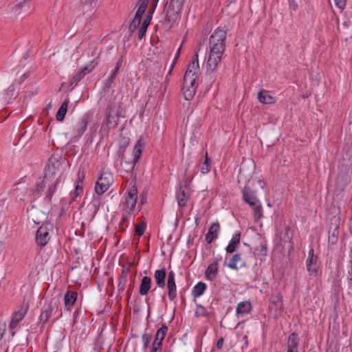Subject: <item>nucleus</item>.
Masks as SVG:
<instances>
[{"label":"nucleus","mask_w":352,"mask_h":352,"mask_svg":"<svg viewBox=\"0 0 352 352\" xmlns=\"http://www.w3.org/2000/svg\"><path fill=\"white\" fill-rule=\"evenodd\" d=\"M122 58H120L118 59V60L117 61L116 63V65L115 67H118V69H120L121 65H122Z\"/></svg>","instance_id":"59"},{"label":"nucleus","mask_w":352,"mask_h":352,"mask_svg":"<svg viewBox=\"0 0 352 352\" xmlns=\"http://www.w3.org/2000/svg\"><path fill=\"white\" fill-rule=\"evenodd\" d=\"M146 229V223L144 222H141L138 223L135 227V233L136 235L141 236L144 234Z\"/></svg>","instance_id":"39"},{"label":"nucleus","mask_w":352,"mask_h":352,"mask_svg":"<svg viewBox=\"0 0 352 352\" xmlns=\"http://www.w3.org/2000/svg\"><path fill=\"white\" fill-rule=\"evenodd\" d=\"M219 270V263L217 258L210 264L205 272V276L209 280H214L216 278Z\"/></svg>","instance_id":"20"},{"label":"nucleus","mask_w":352,"mask_h":352,"mask_svg":"<svg viewBox=\"0 0 352 352\" xmlns=\"http://www.w3.org/2000/svg\"><path fill=\"white\" fill-rule=\"evenodd\" d=\"M151 22V18L149 16H147L143 21L142 25H144L146 28H148L149 23Z\"/></svg>","instance_id":"55"},{"label":"nucleus","mask_w":352,"mask_h":352,"mask_svg":"<svg viewBox=\"0 0 352 352\" xmlns=\"http://www.w3.org/2000/svg\"><path fill=\"white\" fill-rule=\"evenodd\" d=\"M147 31V28H146L144 25H141L139 32H138V38L140 40H142L143 37L145 36L146 32Z\"/></svg>","instance_id":"46"},{"label":"nucleus","mask_w":352,"mask_h":352,"mask_svg":"<svg viewBox=\"0 0 352 352\" xmlns=\"http://www.w3.org/2000/svg\"><path fill=\"white\" fill-rule=\"evenodd\" d=\"M129 217L128 215H122V219L119 223V229L121 232L125 231L128 226Z\"/></svg>","instance_id":"42"},{"label":"nucleus","mask_w":352,"mask_h":352,"mask_svg":"<svg viewBox=\"0 0 352 352\" xmlns=\"http://www.w3.org/2000/svg\"><path fill=\"white\" fill-rule=\"evenodd\" d=\"M144 142L139 140L138 142L136 143L134 148H133V159L132 160L135 162V163H137L138 160L140 158V156L142 153V149L144 148Z\"/></svg>","instance_id":"28"},{"label":"nucleus","mask_w":352,"mask_h":352,"mask_svg":"<svg viewBox=\"0 0 352 352\" xmlns=\"http://www.w3.org/2000/svg\"><path fill=\"white\" fill-rule=\"evenodd\" d=\"M135 164L136 163H135V162L133 160H131V162L124 161L121 162V166L122 168L126 173H131L133 170Z\"/></svg>","instance_id":"37"},{"label":"nucleus","mask_w":352,"mask_h":352,"mask_svg":"<svg viewBox=\"0 0 352 352\" xmlns=\"http://www.w3.org/2000/svg\"><path fill=\"white\" fill-rule=\"evenodd\" d=\"M220 231V226L219 223H213L209 228L205 239L207 243L210 244L214 240L218 238Z\"/></svg>","instance_id":"19"},{"label":"nucleus","mask_w":352,"mask_h":352,"mask_svg":"<svg viewBox=\"0 0 352 352\" xmlns=\"http://www.w3.org/2000/svg\"><path fill=\"white\" fill-rule=\"evenodd\" d=\"M61 178L62 175H60L55 179H43L41 184L36 185L35 189L36 194L37 195H41V192L46 188L44 200L47 203H50L53 195L56 193L61 182Z\"/></svg>","instance_id":"3"},{"label":"nucleus","mask_w":352,"mask_h":352,"mask_svg":"<svg viewBox=\"0 0 352 352\" xmlns=\"http://www.w3.org/2000/svg\"><path fill=\"white\" fill-rule=\"evenodd\" d=\"M106 113L120 116L122 113V103L117 99V97L109 100Z\"/></svg>","instance_id":"16"},{"label":"nucleus","mask_w":352,"mask_h":352,"mask_svg":"<svg viewBox=\"0 0 352 352\" xmlns=\"http://www.w3.org/2000/svg\"><path fill=\"white\" fill-rule=\"evenodd\" d=\"M120 116L106 113V120L102 123L100 133L102 136H108L109 131L114 129L119 122Z\"/></svg>","instance_id":"11"},{"label":"nucleus","mask_w":352,"mask_h":352,"mask_svg":"<svg viewBox=\"0 0 352 352\" xmlns=\"http://www.w3.org/2000/svg\"><path fill=\"white\" fill-rule=\"evenodd\" d=\"M149 0H144L142 2L140 3L139 8L138 10H140L142 12H145L146 8L148 6Z\"/></svg>","instance_id":"47"},{"label":"nucleus","mask_w":352,"mask_h":352,"mask_svg":"<svg viewBox=\"0 0 352 352\" xmlns=\"http://www.w3.org/2000/svg\"><path fill=\"white\" fill-rule=\"evenodd\" d=\"M113 182V175L111 173H102L96 184L95 191L98 195H102L108 190Z\"/></svg>","instance_id":"8"},{"label":"nucleus","mask_w":352,"mask_h":352,"mask_svg":"<svg viewBox=\"0 0 352 352\" xmlns=\"http://www.w3.org/2000/svg\"><path fill=\"white\" fill-rule=\"evenodd\" d=\"M164 340L155 335V340L152 344L151 352H162V344Z\"/></svg>","instance_id":"35"},{"label":"nucleus","mask_w":352,"mask_h":352,"mask_svg":"<svg viewBox=\"0 0 352 352\" xmlns=\"http://www.w3.org/2000/svg\"><path fill=\"white\" fill-rule=\"evenodd\" d=\"M299 343L300 339L298 334L295 332L291 333L287 338L286 350L298 351Z\"/></svg>","instance_id":"18"},{"label":"nucleus","mask_w":352,"mask_h":352,"mask_svg":"<svg viewBox=\"0 0 352 352\" xmlns=\"http://www.w3.org/2000/svg\"><path fill=\"white\" fill-rule=\"evenodd\" d=\"M152 336L151 334L148 333L146 331H145L142 336V340L143 342V347L144 349L146 350L148 349L149 346V343L151 340Z\"/></svg>","instance_id":"38"},{"label":"nucleus","mask_w":352,"mask_h":352,"mask_svg":"<svg viewBox=\"0 0 352 352\" xmlns=\"http://www.w3.org/2000/svg\"><path fill=\"white\" fill-rule=\"evenodd\" d=\"M57 307L56 302H53V300H51L47 305L43 306L39 316L40 321L43 324L47 322L49 318L52 316L54 309H57Z\"/></svg>","instance_id":"15"},{"label":"nucleus","mask_w":352,"mask_h":352,"mask_svg":"<svg viewBox=\"0 0 352 352\" xmlns=\"http://www.w3.org/2000/svg\"><path fill=\"white\" fill-rule=\"evenodd\" d=\"M138 199V189L137 187L133 185L128 190L127 195L125 198V209L128 213H131L137 203Z\"/></svg>","instance_id":"12"},{"label":"nucleus","mask_w":352,"mask_h":352,"mask_svg":"<svg viewBox=\"0 0 352 352\" xmlns=\"http://www.w3.org/2000/svg\"><path fill=\"white\" fill-rule=\"evenodd\" d=\"M254 252H258L260 256H266L267 250L265 243L261 242L259 246L254 248Z\"/></svg>","instance_id":"40"},{"label":"nucleus","mask_w":352,"mask_h":352,"mask_svg":"<svg viewBox=\"0 0 352 352\" xmlns=\"http://www.w3.org/2000/svg\"><path fill=\"white\" fill-rule=\"evenodd\" d=\"M210 158L208 155V153L206 152L204 156V162L203 163L201 171L203 174H206L210 172Z\"/></svg>","instance_id":"36"},{"label":"nucleus","mask_w":352,"mask_h":352,"mask_svg":"<svg viewBox=\"0 0 352 352\" xmlns=\"http://www.w3.org/2000/svg\"><path fill=\"white\" fill-rule=\"evenodd\" d=\"M223 342H224V339H223V338H222V337H221V338H220L218 340L217 342V348L218 349H221L222 348V346H223Z\"/></svg>","instance_id":"54"},{"label":"nucleus","mask_w":352,"mask_h":352,"mask_svg":"<svg viewBox=\"0 0 352 352\" xmlns=\"http://www.w3.org/2000/svg\"><path fill=\"white\" fill-rule=\"evenodd\" d=\"M94 66L89 67V66L86 65L83 67L82 68H80L79 70L80 72H82V73H85V76L90 73L92 69H94Z\"/></svg>","instance_id":"50"},{"label":"nucleus","mask_w":352,"mask_h":352,"mask_svg":"<svg viewBox=\"0 0 352 352\" xmlns=\"http://www.w3.org/2000/svg\"><path fill=\"white\" fill-rule=\"evenodd\" d=\"M292 8H293V9H294V10H295V9L297 8V5H296V4H295V5H293V6H292Z\"/></svg>","instance_id":"64"},{"label":"nucleus","mask_w":352,"mask_h":352,"mask_svg":"<svg viewBox=\"0 0 352 352\" xmlns=\"http://www.w3.org/2000/svg\"><path fill=\"white\" fill-rule=\"evenodd\" d=\"M69 103V98H67L64 100L62 104L59 107V109L56 113V118L58 121L62 122L64 120L65 116L67 113V107H68Z\"/></svg>","instance_id":"26"},{"label":"nucleus","mask_w":352,"mask_h":352,"mask_svg":"<svg viewBox=\"0 0 352 352\" xmlns=\"http://www.w3.org/2000/svg\"><path fill=\"white\" fill-rule=\"evenodd\" d=\"M168 295L170 300L173 301L177 298V286L175 281L167 282Z\"/></svg>","instance_id":"32"},{"label":"nucleus","mask_w":352,"mask_h":352,"mask_svg":"<svg viewBox=\"0 0 352 352\" xmlns=\"http://www.w3.org/2000/svg\"><path fill=\"white\" fill-rule=\"evenodd\" d=\"M226 30L217 28L209 38L210 53L207 60V71L213 72L217 70L219 63L226 50Z\"/></svg>","instance_id":"1"},{"label":"nucleus","mask_w":352,"mask_h":352,"mask_svg":"<svg viewBox=\"0 0 352 352\" xmlns=\"http://www.w3.org/2000/svg\"><path fill=\"white\" fill-rule=\"evenodd\" d=\"M53 228L54 226L52 223L45 222L38 228L35 239L36 243L38 246L43 248L47 244L51 238Z\"/></svg>","instance_id":"7"},{"label":"nucleus","mask_w":352,"mask_h":352,"mask_svg":"<svg viewBox=\"0 0 352 352\" xmlns=\"http://www.w3.org/2000/svg\"><path fill=\"white\" fill-rule=\"evenodd\" d=\"M184 0H170L166 8L165 20L168 23H173L180 18V13L183 9Z\"/></svg>","instance_id":"5"},{"label":"nucleus","mask_w":352,"mask_h":352,"mask_svg":"<svg viewBox=\"0 0 352 352\" xmlns=\"http://www.w3.org/2000/svg\"><path fill=\"white\" fill-rule=\"evenodd\" d=\"M119 70L120 69H118V67L114 68V69L112 71L111 75L109 76V78L106 80V82H105L106 87H109L111 85V84L114 81Z\"/></svg>","instance_id":"41"},{"label":"nucleus","mask_w":352,"mask_h":352,"mask_svg":"<svg viewBox=\"0 0 352 352\" xmlns=\"http://www.w3.org/2000/svg\"><path fill=\"white\" fill-rule=\"evenodd\" d=\"M82 192V188L80 186L79 182L77 184L75 189V195L78 196L80 193Z\"/></svg>","instance_id":"53"},{"label":"nucleus","mask_w":352,"mask_h":352,"mask_svg":"<svg viewBox=\"0 0 352 352\" xmlns=\"http://www.w3.org/2000/svg\"><path fill=\"white\" fill-rule=\"evenodd\" d=\"M28 76L29 75L28 74H24L23 76V78L25 79V78H28Z\"/></svg>","instance_id":"63"},{"label":"nucleus","mask_w":352,"mask_h":352,"mask_svg":"<svg viewBox=\"0 0 352 352\" xmlns=\"http://www.w3.org/2000/svg\"><path fill=\"white\" fill-rule=\"evenodd\" d=\"M6 331V324L0 322V340L3 338V335Z\"/></svg>","instance_id":"49"},{"label":"nucleus","mask_w":352,"mask_h":352,"mask_svg":"<svg viewBox=\"0 0 352 352\" xmlns=\"http://www.w3.org/2000/svg\"><path fill=\"white\" fill-rule=\"evenodd\" d=\"M131 266L123 267L118 277V291L122 292L125 289L127 274L130 271Z\"/></svg>","instance_id":"23"},{"label":"nucleus","mask_w":352,"mask_h":352,"mask_svg":"<svg viewBox=\"0 0 352 352\" xmlns=\"http://www.w3.org/2000/svg\"><path fill=\"white\" fill-rule=\"evenodd\" d=\"M168 331V327L165 324H163L160 329H157L155 335L160 338L161 339H164Z\"/></svg>","instance_id":"43"},{"label":"nucleus","mask_w":352,"mask_h":352,"mask_svg":"<svg viewBox=\"0 0 352 352\" xmlns=\"http://www.w3.org/2000/svg\"><path fill=\"white\" fill-rule=\"evenodd\" d=\"M141 23V20L140 19H136V18H133V21H131L130 25H129V29L131 32H133L136 30V28L139 26V25Z\"/></svg>","instance_id":"45"},{"label":"nucleus","mask_w":352,"mask_h":352,"mask_svg":"<svg viewBox=\"0 0 352 352\" xmlns=\"http://www.w3.org/2000/svg\"><path fill=\"white\" fill-rule=\"evenodd\" d=\"M206 289V285L203 282H199L194 286L192 290V294L194 297L201 296Z\"/></svg>","instance_id":"30"},{"label":"nucleus","mask_w":352,"mask_h":352,"mask_svg":"<svg viewBox=\"0 0 352 352\" xmlns=\"http://www.w3.org/2000/svg\"><path fill=\"white\" fill-rule=\"evenodd\" d=\"M272 302H273V303H274V304H276V303H277V302H280V305H282V297H281L280 296H278L277 297V300H276V301H272Z\"/></svg>","instance_id":"61"},{"label":"nucleus","mask_w":352,"mask_h":352,"mask_svg":"<svg viewBox=\"0 0 352 352\" xmlns=\"http://www.w3.org/2000/svg\"><path fill=\"white\" fill-rule=\"evenodd\" d=\"M85 76V73L80 72L78 70L77 73L73 76L69 80V85L72 88L76 87L77 84L80 81V80Z\"/></svg>","instance_id":"34"},{"label":"nucleus","mask_w":352,"mask_h":352,"mask_svg":"<svg viewBox=\"0 0 352 352\" xmlns=\"http://www.w3.org/2000/svg\"><path fill=\"white\" fill-rule=\"evenodd\" d=\"M199 75L200 68L198 54H195L184 76L183 86L181 91L186 100H191L194 98L199 85Z\"/></svg>","instance_id":"2"},{"label":"nucleus","mask_w":352,"mask_h":352,"mask_svg":"<svg viewBox=\"0 0 352 352\" xmlns=\"http://www.w3.org/2000/svg\"><path fill=\"white\" fill-rule=\"evenodd\" d=\"M78 293L76 291L68 290L64 296L65 308L67 311H70L72 307L76 302Z\"/></svg>","instance_id":"17"},{"label":"nucleus","mask_w":352,"mask_h":352,"mask_svg":"<svg viewBox=\"0 0 352 352\" xmlns=\"http://www.w3.org/2000/svg\"><path fill=\"white\" fill-rule=\"evenodd\" d=\"M338 234H339V230L338 227L336 226L332 232L329 231V237H328V241L331 245H335L337 243L338 241Z\"/></svg>","instance_id":"33"},{"label":"nucleus","mask_w":352,"mask_h":352,"mask_svg":"<svg viewBox=\"0 0 352 352\" xmlns=\"http://www.w3.org/2000/svg\"><path fill=\"white\" fill-rule=\"evenodd\" d=\"M252 305L249 301L240 302L236 307L237 314H246L251 311Z\"/></svg>","instance_id":"27"},{"label":"nucleus","mask_w":352,"mask_h":352,"mask_svg":"<svg viewBox=\"0 0 352 352\" xmlns=\"http://www.w3.org/2000/svg\"><path fill=\"white\" fill-rule=\"evenodd\" d=\"M151 278L148 276H144L141 281L139 292L140 295L145 296L148 294L151 287Z\"/></svg>","instance_id":"25"},{"label":"nucleus","mask_w":352,"mask_h":352,"mask_svg":"<svg viewBox=\"0 0 352 352\" xmlns=\"http://www.w3.org/2000/svg\"><path fill=\"white\" fill-rule=\"evenodd\" d=\"M129 140L126 138H122L119 142V148L117 151V155L122 160L124 157V152L126 147L129 146Z\"/></svg>","instance_id":"29"},{"label":"nucleus","mask_w":352,"mask_h":352,"mask_svg":"<svg viewBox=\"0 0 352 352\" xmlns=\"http://www.w3.org/2000/svg\"><path fill=\"white\" fill-rule=\"evenodd\" d=\"M89 122V116L85 114L73 126L72 133L74 138H79L85 132Z\"/></svg>","instance_id":"13"},{"label":"nucleus","mask_w":352,"mask_h":352,"mask_svg":"<svg viewBox=\"0 0 352 352\" xmlns=\"http://www.w3.org/2000/svg\"><path fill=\"white\" fill-rule=\"evenodd\" d=\"M195 314L197 316H208V313L205 307L202 305H198L197 306V309L195 311Z\"/></svg>","instance_id":"44"},{"label":"nucleus","mask_w":352,"mask_h":352,"mask_svg":"<svg viewBox=\"0 0 352 352\" xmlns=\"http://www.w3.org/2000/svg\"><path fill=\"white\" fill-rule=\"evenodd\" d=\"M181 48H182V46H180V47L178 48L177 52V54H176V55H175V58H174V60H173V63H176V61H177V58H179V55H180Z\"/></svg>","instance_id":"58"},{"label":"nucleus","mask_w":352,"mask_h":352,"mask_svg":"<svg viewBox=\"0 0 352 352\" xmlns=\"http://www.w3.org/2000/svg\"><path fill=\"white\" fill-rule=\"evenodd\" d=\"M243 340L244 341V344L246 347L248 346V336L247 335H245L243 337Z\"/></svg>","instance_id":"60"},{"label":"nucleus","mask_w":352,"mask_h":352,"mask_svg":"<svg viewBox=\"0 0 352 352\" xmlns=\"http://www.w3.org/2000/svg\"><path fill=\"white\" fill-rule=\"evenodd\" d=\"M143 14H144V12H142L140 10H138L136 13H135V15L134 18H136V19L142 20V17Z\"/></svg>","instance_id":"56"},{"label":"nucleus","mask_w":352,"mask_h":352,"mask_svg":"<svg viewBox=\"0 0 352 352\" xmlns=\"http://www.w3.org/2000/svg\"><path fill=\"white\" fill-rule=\"evenodd\" d=\"M245 265H245V262H243V263H241V266H240V267H245Z\"/></svg>","instance_id":"62"},{"label":"nucleus","mask_w":352,"mask_h":352,"mask_svg":"<svg viewBox=\"0 0 352 352\" xmlns=\"http://www.w3.org/2000/svg\"><path fill=\"white\" fill-rule=\"evenodd\" d=\"M166 276V270L164 267L155 271L154 278L155 280L156 285L159 287L164 288L165 287Z\"/></svg>","instance_id":"21"},{"label":"nucleus","mask_w":352,"mask_h":352,"mask_svg":"<svg viewBox=\"0 0 352 352\" xmlns=\"http://www.w3.org/2000/svg\"><path fill=\"white\" fill-rule=\"evenodd\" d=\"M67 162L65 158L52 156L45 166L43 179H53L56 173L58 171L64 163Z\"/></svg>","instance_id":"6"},{"label":"nucleus","mask_w":352,"mask_h":352,"mask_svg":"<svg viewBox=\"0 0 352 352\" xmlns=\"http://www.w3.org/2000/svg\"><path fill=\"white\" fill-rule=\"evenodd\" d=\"M258 99L260 102L266 104H272L276 102L275 97L271 96L267 90L262 89L258 94Z\"/></svg>","instance_id":"22"},{"label":"nucleus","mask_w":352,"mask_h":352,"mask_svg":"<svg viewBox=\"0 0 352 352\" xmlns=\"http://www.w3.org/2000/svg\"><path fill=\"white\" fill-rule=\"evenodd\" d=\"M242 195L243 201L251 207L254 212V221L260 220L263 217V208L254 191L250 187L245 186L242 190Z\"/></svg>","instance_id":"4"},{"label":"nucleus","mask_w":352,"mask_h":352,"mask_svg":"<svg viewBox=\"0 0 352 352\" xmlns=\"http://www.w3.org/2000/svg\"><path fill=\"white\" fill-rule=\"evenodd\" d=\"M91 205L94 207L95 212H97L100 206V201L98 199H94L91 201Z\"/></svg>","instance_id":"51"},{"label":"nucleus","mask_w":352,"mask_h":352,"mask_svg":"<svg viewBox=\"0 0 352 352\" xmlns=\"http://www.w3.org/2000/svg\"><path fill=\"white\" fill-rule=\"evenodd\" d=\"M189 184L190 182L185 179L179 183L176 192V198L179 207L183 208L186 206L189 197Z\"/></svg>","instance_id":"10"},{"label":"nucleus","mask_w":352,"mask_h":352,"mask_svg":"<svg viewBox=\"0 0 352 352\" xmlns=\"http://www.w3.org/2000/svg\"><path fill=\"white\" fill-rule=\"evenodd\" d=\"M241 261V254L240 253H236L232 256L230 258L228 263L227 264L228 267L231 268L232 270H237L239 269L237 266V263Z\"/></svg>","instance_id":"31"},{"label":"nucleus","mask_w":352,"mask_h":352,"mask_svg":"<svg viewBox=\"0 0 352 352\" xmlns=\"http://www.w3.org/2000/svg\"><path fill=\"white\" fill-rule=\"evenodd\" d=\"M318 256L314 255V250L311 248L308 252V257L306 261L307 270L310 276L316 275L318 271L317 267Z\"/></svg>","instance_id":"14"},{"label":"nucleus","mask_w":352,"mask_h":352,"mask_svg":"<svg viewBox=\"0 0 352 352\" xmlns=\"http://www.w3.org/2000/svg\"><path fill=\"white\" fill-rule=\"evenodd\" d=\"M241 240V233L238 232L235 234L231 241H230L228 245L227 246L226 250L227 253L232 254L234 253L238 248Z\"/></svg>","instance_id":"24"},{"label":"nucleus","mask_w":352,"mask_h":352,"mask_svg":"<svg viewBox=\"0 0 352 352\" xmlns=\"http://www.w3.org/2000/svg\"><path fill=\"white\" fill-rule=\"evenodd\" d=\"M175 65V63H172V65H171L170 69H169V71H168V74H167V76H166V81H168V80H169V79H168V76L171 74L172 71H173V68H174Z\"/></svg>","instance_id":"57"},{"label":"nucleus","mask_w":352,"mask_h":352,"mask_svg":"<svg viewBox=\"0 0 352 352\" xmlns=\"http://www.w3.org/2000/svg\"><path fill=\"white\" fill-rule=\"evenodd\" d=\"M175 281V274L173 271H170L168 273L167 282Z\"/></svg>","instance_id":"52"},{"label":"nucleus","mask_w":352,"mask_h":352,"mask_svg":"<svg viewBox=\"0 0 352 352\" xmlns=\"http://www.w3.org/2000/svg\"><path fill=\"white\" fill-rule=\"evenodd\" d=\"M29 306L28 303H23L20 309L15 311L11 318V321L9 324L11 336L13 337L15 335V329L17 327L19 323L24 318L27 314Z\"/></svg>","instance_id":"9"},{"label":"nucleus","mask_w":352,"mask_h":352,"mask_svg":"<svg viewBox=\"0 0 352 352\" xmlns=\"http://www.w3.org/2000/svg\"><path fill=\"white\" fill-rule=\"evenodd\" d=\"M336 6L341 9L343 10L346 6V0H334Z\"/></svg>","instance_id":"48"}]
</instances>
